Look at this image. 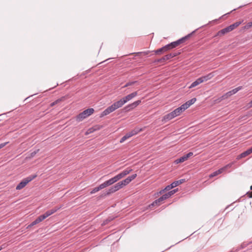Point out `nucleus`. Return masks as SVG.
<instances>
[{
	"label": "nucleus",
	"mask_w": 252,
	"mask_h": 252,
	"mask_svg": "<svg viewBox=\"0 0 252 252\" xmlns=\"http://www.w3.org/2000/svg\"><path fill=\"white\" fill-rule=\"evenodd\" d=\"M94 112L93 108H89L79 114L77 117V120L79 122L89 117Z\"/></svg>",
	"instance_id": "obj_2"
},
{
	"label": "nucleus",
	"mask_w": 252,
	"mask_h": 252,
	"mask_svg": "<svg viewBox=\"0 0 252 252\" xmlns=\"http://www.w3.org/2000/svg\"><path fill=\"white\" fill-rule=\"evenodd\" d=\"M110 113L109 112V111H108V110L107 109V108L104 110L100 114V117H103L105 116H106L108 114H109Z\"/></svg>",
	"instance_id": "obj_25"
},
{
	"label": "nucleus",
	"mask_w": 252,
	"mask_h": 252,
	"mask_svg": "<svg viewBox=\"0 0 252 252\" xmlns=\"http://www.w3.org/2000/svg\"><path fill=\"white\" fill-rule=\"evenodd\" d=\"M113 179L115 183L120 180L118 175H116L114 177L112 178Z\"/></svg>",
	"instance_id": "obj_44"
},
{
	"label": "nucleus",
	"mask_w": 252,
	"mask_h": 252,
	"mask_svg": "<svg viewBox=\"0 0 252 252\" xmlns=\"http://www.w3.org/2000/svg\"><path fill=\"white\" fill-rule=\"evenodd\" d=\"M125 102L124 101V99L123 98H121L119 100L114 102L113 104L114 105V106L115 107L116 109H117L121 107H122L125 104Z\"/></svg>",
	"instance_id": "obj_12"
},
{
	"label": "nucleus",
	"mask_w": 252,
	"mask_h": 252,
	"mask_svg": "<svg viewBox=\"0 0 252 252\" xmlns=\"http://www.w3.org/2000/svg\"><path fill=\"white\" fill-rule=\"evenodd\" d=\"M193 154L192 152H189V153H188L187 154H186V157H187L188 158H189L191 156H193Z\"/></svg>",
	"instance_id": "obj_46"
},
{
	"label": "nucleus",
	"mask_w": 252,
	"mask_h": 252,
	"mask_svg": "<svg viewBox=\"0 0 252 252\" xmlns=\"http://www.w3.org/2000/svg\"><path fill=\"white\" fill-rule=\"evenodd\" d=\"M252 27V22H249L246 25L242 28V30H247Z\"/></svg>",
	"instance_id": "obj_24"
},
{
	"label": "nucleus",
	"mask_w": 252,
	"mask_h": 252,
	"mask_svg": "<svg viewBox=\"0 0 252 252\" xmlns=\"http://www.w3.org/2000/svg\"><path fill=\"white\" fill-rule=\"evenodd\" d=\"M99 191V189L97 187L94 188L90 192L91 194H94Z\"/></svg>",
	"instance_id": "obj_38"
},
{
	"label": "nucleus",
	"mask_w": 252,
	"mask_h": 252,
	"mask_svg": "<svg viewBox=\"0 0 252 252\" xmlns=\"http://www.w3.org/2000/svg\"><path fill=\"white\" fill-rule=\"evenodd\" d=\"M233 164V162L230 163L226 165L224 167L219 169V170L213 172L212 174H211L209 175L210 178H213L215 176H216L222 173L223 172L225 171L228 168H230L232 166Z\"/></svg>",
	"instance_id": "obj_4"
},
{
	"label": "nucleus",
	"mask_w": 252,
	"mask_h": 252,
	"mask_svg": "<svg viewBox=\"0 0 252 252\" xmlns=\"http://www.w3.org/2000/svg\"><path fill=\"white\" fill-rule=\"evenodd\" d=\"M201 83H202V80H201L200 78H198L195 81H194L191 84V85L189 87V88H194Z\"/></svg>",
	"instance_id": "obj_17"
},
{
	"label": "nucleus",
	"mask_w": 252,
	"mask_h": 252,
	"mask_svg": "<svg viewBox=\"0 0 252 252\" xmlns=\"http://www.w3.org/2000/svg\"><path fill=\"white\" fill-rule=\"evenodd\" d=\"M177 191V189H174L171 191H170L169 192H168V193L169 194H170V197L173 194H174L175 192H176V191Z\"/></svg>",
	"instance_id": "obj_41"
},
{
	"label": "nucleus",
	"mask_w": 252,
	"mask_h": 252,
	"mask_svg": "<svg viewBox=\"0 0 252 252\" xmlns=\"http://www.w3.org/2000/svg\"><path fill=\"white\" fill-rule=\"evenodd\" d=\"M132 169H126L125 170H124L122 173L123 174V175H124V176H126V175H127V174H128L130 172H131L132 171Z\"/></svg>",
	"instance_id": "obj_30"
},
{
	"label": "nucleus",
	"mask_w": 252,
	"mask_h": 252,
	"mask_svg": "<svg viewBox=\"0 0 252 252\" xmlns=\"http://www.w3.org/2000/svg\"><path fill=\"white\" fill-rule=\"evenodd\" d=\"M177 191V189H174L171 191H170L169 192H168V193L169 194H170V197L173 194H174L175 192H176V191Z\"/></svg>",
	"instance_id": "obj_42"
},
{
	"label": "nucleus",
	"mask_w": 252,
	"mask_h": 252,
	"mask_svg": "<svg viewBox=\"0 0 252 252\" xmlns=\"http://www.w3.org/2000/svg\"><path fill=\"white\" fill-rule=\"evenodd\" d=\"M240 90V88H237L230 91V93L232 94V95L236 94L238 91Z\"/></svg>",
	"instance_id": "obj_36"
},
{
	"label": "nucleus",
	"mask_w": 252,
	"mask_h": 252,
	"mask_svg": "<svg viewBox=\"0 0 252 252\" xmlns=\"http://www.w3.org/2000/svg\"><path fill=\"white\" fill-rule=\"evenodd\" d=\"M251 153H252V147L251 148H249V149H248L247 151L243 152L242 153H241V154L238 155L237 156L236 159L237 160H239L242 158L246 157V156L249 155Z\"/></svg>",
	"instance_id": "obj_8"
},
{
	"label": "nucleus",
	"mask_w": 252,
	"mask_h": 252,
	"mask_svg": "<svg viewBox=\"0 0 252 252\" xmlns=\"http://www.w3.org/2000/svg\"><path fill=\"white\" fill-rule=\"evenodd\" d=\"M7 143H8V142H5V143L0 144V149H1L2 148L4 147Z\"/></svg>",
	"instance_id": "obj_47"
},
{
	"label": "nucleus",
	"mask_w": 252,
	"mask_h": 252,
	"mask_svg": "<svg viewBox=\"0 0 252 252\" xmlns=\"http://www.w3.org/2000/svg\"><path fill=\"white\" fill-rule=\"evenodd\" d=\"M122 188H123V187L119 182L109 189V190L107 191V194L114 193Z\"/></svg>",
	"instance_id": "obj_7"
},
{
	"label": "nucleus",
	"mask_w": 252,
	"mask_h": 252,
	"mask_svg": "<svg viewBox=\"0 0 252 252\" xmlns=\"http://www.w3.org/2000/svg\"><path fill=\"white\" fill-rule=\"evenodd\" d=\"M249 196L250 197H251L252 198V192H251L249 194Z\"/></svg>",
	"instance_id": "obj_54"
},
{
	"label": "nucleus",
	"mask_w": 252,
	"mask_h": 252,
	"mask_svg": "<svg viewBox=\"0 0 252 252\" xmlns=\"http://www.w3.org/2000/svg\"><path fill=\"white\" fill-rule=\"evenodd\" d=\"M56 104H57V102L54 101V102H53L51 103L50 106H54Z\"/></svg>",
	"instance_id": "obj_53"
},
{
	"label": "nucleus",
	"mask_w": 252,
	"mask_h": 252,
	"mask_svg": "<svg viewBox=\"0 0 252 252\" xmlns=\"http://www.w3.org/2000/svg\"><path fill=\"white\" fill-rule=\"evenodd\" d=\"M136 81H132V82H127L124 87L123 88L127 87L128 86H131L133 85L134 83H135Z\"/></svg>",
	"instance_id": "obj_37"
},
{
	"label": "nucleus",
	"mask_w": 252,
	"mask_h": 252,
	"mask_svg": "<svg viewBox=\"0 0 252 252\" xmlns=\"http://www.w3.org/2000/svg\"><path fill=\"white\" fill-rule=\"evenodd\" d=\"M61 207H62L61 206H60V207H56L54 208H53V209H51L50 210L47 211V212H46L44 214V215H45V216H46V218H47V217H48L49 216H50V215H51L55 213L58 210L60 209L61 208Z\"/></svg>",
	"instance_id": "obj_11"
},
{
	"label": "nucleus",
	"mask_w": 252,
	"mask_h": 252,
	"mask_svg": "<svg viewBox=\"0 0 252 252\" xmlns=\"http://www.w3.org/2000/svg\"><path fill=\"white\" fill-rule=\"evenodd\" d=\"M149 53V51H146V52H138L137 54H143L144 55H146Z\"/></svg>",
	"instance_id": "obj_49"
},
{
	"label": "nucleus",
	"mask_w": 252,
	"mask_h": 252,
	"mask_svg": "<svg viewBox=\"0 0 252 252\" xmlns=\"http://www.w3.org/2000/svg\"><path fill=\"white\" fill-rule=\"evenodd\" d=\"M130 138L129 135L127 134V133L120 140V143L124 142L125 140H126L127 139Z\"/></svg>",
	"instance_id": "obj_28"
},
{
	"label": "nucleus",
	"mask_w": 252,
	"mask_h": 252,
	"mask_svg": "<svg viewBox=\"0 0 252 252\" xmlns=\"http://www.w3.org/2000/svg\"><path fill=\"white\" fill-rule=\"evenodd\" d=\"M36 174L31 175L25 179H24L16 187V189L17 190H20L24 188L27 184L33 180L36 177Z\"/></svg>",
	"instance_id": "obj_1"
},
{
	"label": "nucleus",
	"mask_w": 252,
	"mask_h": 252,
	"mask_svg": "<svg viewBox=\"0 0 252 252\" xmlns=\"http://www.w3.org/2000/svg\"><path fill=\"white\" fill-rule=\"evenodd\" d=\"M121 185H122V187L123 188L124 186L127 185L130 182L126 178V179L120 182Z\"/></svg>",
	"instance_id": "obj_23"
},
{
	"label": "nucleus",
	"mask_w": 252,
	"mask_h": 252,
	"mask_svg": "<svg viewBox=\"0 0 252 252\" xmlns=\"http://www.w3.org/2000/svg\"><path fill=\"white\" fill-rule=\"evenodd\" d=\"M172 112L174 114V115L175 116V117L180 115L178 111H177V110L176 109H175L174 111H173Z\"/></svg>",
	"instance_id": "obj_43"
},
{
	"label": "nucleus",
	"mask_w": 252,
	"mask_h": 252,
	"mask_svg": "<svg viewBox=\"0 0 252 252\" xmlns=\"http://www.w3.org/2000/svg\"><path fill=\"white\" fill-rule=\"evenodd\" d=\"M141 131H142V129L139 128V127H136L133 130H132L134 135H136Z\"/></svg>",
	"instance_id": "obj_33"
},
{
	"label": "nucleus",
	"mask_w": 252,
	"mask_h": 252,
	"mask_svg": "<svg viewBox=\"0 0 252 252\" xmlns=\"http://www.w3.org/2000/svg\"><path fill=\"white\" fill-rule=\"evenodd\" d=\"M168 50V49L167 46H166V45L165 46L162 47V48H160L155 51V52L157 54H160L165 52Z\"/></svg>",
	"instance_id": "obj_16"
},
{
	"label": "nucleus",
	"mask_w": 252,
	"mask_h": 252,
	"mask_svg": "<svg viewBox=\"0 0 252 252\" xmlns=\"http://www.w3.org/2000/svg\"><path fill=\"white\" fill-rule=\"evenodd\" d=\"M175 116L174 115V114L172 112H171V113H169L168 114H167V115H165L164 116V120H171L172 119L175 118Z\"/></svg>",
	"instance_id": "obj_19"
},
{
	"label": "nucleus",
	"mask_w": 252,
	"mask_h": 252,
	"mask_svg": "<svg viewBox=\"0 0 252 252\" xmlns=\"http://www.w3.org/2000/svg\"><path fill=\"white\" fill-rule=\"evenodd\" d=\"M251 189H252V186L251 187Z\"/></svg>",
	"instance_id": "obj_57"
},
{
	"label": "nucleus",
	"mask_w": 252,
	"mask_h": 252,
	"mask_svg": "<svg viewBox=\"0 0 252 252\" xmlns=\"http://www.w3.org/2000/svg\"><path fill=\"white\" fill-rule=\"evenodd\" d=\"M213 73H210L208 74L199 77L201 80H202V83L207 81L210 79H211L214 76Z\"/></svg>",
	"instance_id": "obj_14"
},
{
	"label": "nucleus",
	"mask_w": 252,
	"mask_h": 252,
	"mask_svg": "<svg viewBox=\"0 0 252 252\" xmlns=\"http://www.w3.org/2000/svg\"><path fill=\"white\" fill-rule=\"evenodd\" d=\"M137 94V92H134L123 97V98L124 99L125 103H126L127 101L131 100L133 98L135 97Z\"/></svg>",
	"instance_id": "obj_9"
},
{
	"label": "nucleus",
	"mask_w": 252,
	"mask_h": 252,
	"mask_svg": "<svg viewBox=\"0 0 252 252\" xmlns=\"http://www.w3.org/2000/svg\"><path fill=\"white\" fill-rule=\"evenodd\" d=\"M249 104L250 107L252 106V100L250 102Z\"/></svg>",
	"instance_id": "obj_55"
},
{
	"label": "nucleus",
	"mask_w": 252,
	"mask_h": 252,
	"mask_svg": "<svg viewBox=\"0 0 252 252\" xmlns=\"http://www.w3.org/2000/svg\"><path fill=\"white\" fill-rule=\"evenodd\" d=\"M46 218V216H45V215L44 214H43L42 215L39 216L37 218V219L38 221L40 222L42 221V220H43Z\"/></svg>",
	"instance_id": "obj_34"
},
{
	"label": "nucleus",
	"mask_w": 252,
	"mask_h": 252,
	"mask_svg": "<svg viewBox=\"0 0 252 252\" xmlns=\"http://www.w3.org/2000/svg\"><path fill=\"white\" fill-rule=\"evenodd\" d=\"M176 55H177V54L176 53H170L169 54H167L161 58L158 59L155 61V63H163L165 62V61L168 60L174 57H175Z\"/></svg>",
	"instance_id": "obj_5"
},
{
	"label": "nucleus",
	"mask_w": 252,
	"mask_h": 252,
	"mask_svg": "<svg viewBox=\"0 0 252 252\" xmlns=\"http://www.w3.org/2000/svg\"><path fill=\"white\" fill-rule=\"evenodd\" d=\"M127 134H128L129 135V137H131L133 135H134V134H133V132L132 131H131L130 132H128L127 133Z\"/></svg>",
	"instance_id": "obj_51"
},
{
	"label": "nucleus",
	"mask_w": 252,
	"mask_h": 252,
	"mask_svg": "<svg viewBox=\"0 0 252 252\" xmlns=\"http://www.w3.org/2000/svg\"><path fill=\"white\" fill-rule=\"evenodd\" d=\"M185 179H180L179 180H178V181H176L175 182H173V183L175 185V187H177L178 186V185L184 183L185 182Z\"/></svg>",
	"instance_id": "obj_21"
},
{
	"label": "nucleus",
	"mask_w": 252,
	"mask_h": 252,
	"mask_svg": "<svg viewBox=\"0 0 252 252\" xmlns=\"http://www.w3.org/2000/svg\"><path fill=\"white\" fill-rule=\"evenodd\" d=\"M118 175L120 179H121L122 178H123V177H125L124 175H123L122 172L121 173L118 174Z\"/></svg>",
	"instance_id": "obj_48"
},
{
	"label": "nucleus",
	"mask_w": 252,
	"mask_h": 252,
	"mask_svg": "<svg viewBox=\"0 0 252 252\" xmlns=\"http://www.w3.org/2000/svg\"><path fill=\"white\" fill-rule=\"evenodd\" d=\"M177 191V189H174L171 191H170L169 192H168V193L169 194H170V197L173 194H174L175 192H176V191Z\"/></svg>",
	"instance_id": "obj_40"
},
{
	"label": "nucleus",
	"mask_w": 252,
	"mask_h": 252,
	"mask_svg": "<svg viewBox=\"0 0 252 252\" xmlns=\"http://www.w3.org/2000/svg\"><path fill=\"white\" fill-rule=\"evenodd\" d=\"M242 23L241 21L237 22L233 24H231V25L229 26V28H230V29L232 31H233L234 29L238 27L240 25H241Z\"/></svg>",
	"instance_id": "obj_20"
},
{
	"label": "nucleus",
	"mask_w": 252,
	"mask_h": 252,
	"mask_svg": "<svg viewBox=\"0 0 252 252\" xmlns=\"http://www.w3.org/2000/svg\"><path fill=\"white\" fill-rule=\"evenodd\" d=\"M176 109L178 111L179 114H180L181 113L184 112L186 109V108H185L184 105L182 104L180 107L176 108Z\"/></svg>",
	"instance_id": "obj_22"
},
{
	"label": "nucleus",
	"mask_w": 252,
	"mask_h": 252,
	"mask_svg": "<svg viewBox=\"0 0 252 252\" xmlns=\"http://www.w3.org/2000/svg\"><path fill=\"white\" fill-rule=\"evenodd\" d=\"M190 34H188V35L185 36V37H183L176 41L172 42L171 43L166 45L168 50L176 47L181 43L185 42V40H187Z\"/></svg>",
	"instance_id": "obj_3"
},
{
	"label": "nucleus",
	"mask_w": 252,
	"mask_h": 252,
	"mask_svg": "<svg viewBox=\"0 0 252 252\" xmlns=\"http://www.w3.org/2000/svg\"><path fill=\"white\" fill-rule=\"evenodd\" d=\"M39 151V150L38 149L37 151H35L33 152H32L31 154V157H33L36 154V153Z\"/></svg>",
	"instance_id": "obj_45"
},
{
	"label": "nucleus",
	"mask_w": 252,
	"mask_h": 252,
	"mask_svg": "<svg viewBox=\"0 0 252 252\" xmlns=\"http://www.w3.org/2000/svg\"><path fill=\"white\" fill-rule=\"evenodd\" d=\"M188 158L187 157H186V155H184L183 156L180 157V158L177 159L175 161V162L177 164L178 163H182V162H184L185 161L188 160Z\"/></svg>",
	"instance_id": "obj_18"
},
{
	"label": "nucleus",
	"mask_w": 252,
	"mask_h": 252,
	"mask_svg": "<svg viewBox=\"0 0 252 252\" xmlns=\"http://www.w3.org/2000/svg\"><path fill=\"white\" fill-rule=\"evenodd\" d=\"M196 99L195 98H193L188 100V101H187L185 103L183 104V105L185 107V108H186V109H187L190 105L193 104L196 101Z\"/></svg>",
	"instance_id": "obj_15"
},
{
	"label": "nucleus",
	"mask_w": 252,
	"mask_h": 252,
	"mask_svg": "<svg viewBox=\"0 0 252 252\" xmlns=\"http://www.w3.org/2000/svg\"><path fill=\"white\" fill-rule=\"evenodd\" d=\"M107 109L109 111V112L111 113L114 111H115L116 109H115V107L114 106V105L112 104L111 106H109L107 108Z\"/></svg>",
	"instance_id": "obj_27"
},
{
	"label": "nucleus",
	"mask_w": 252,
	"mask_h": 252,
	"mask_svg": "<svg viewBox=\"0 0 252 252\" xmlns=\"http://www.w3.org/2000/svg\"><path fill=\"white\" fill-rule=\"evenodd\" d=\"M2 249V247H0V251Z\"/></svg>",
	"instance_id": "obj_56"
},
{
	"label": "nucleus",
	"mask_w": 252,
	"mask_h": 252,
	"mask_svg": "<svg viewBox=\"0 0 252 252\" xmlns=\"http://www.w3.org/2000/svg\"><path fill=\"white\" fill-rule=\"evenodd\" d=\"M105 183L107 186H109L115 183V182L114 181L113 179L112 178L109 180L105 181Z\"/></svg>",
	"instance_id": "obj_26"
},
{
	"label": "nucleus",
	"mask_w": 252,
	"mask_h": 252,
	"mask_svg": "<svg viewBox=\"0 0 252 252\" xmlns=\"http://www.w3.org/2000/svg\"><path fill=\"white\" fill-rule=\"evenodd\" d=\"M108 187L107 185L106 184L105 182H104L103 183L100 184L98 187V188L99 189V190H100L101 189H103L106 187Z\"/></svg>",
	"instance_id": "obj_35"
},
{
	"label": "nucleus",
	"mask_w": 252,
	"mask_h": 252,
	"mask_svg": "<svg viewBox=\"0 0 252 252\" xmlns=\"http://www.w3.org/2000/svg\"><path fill=\"white\" fill-rule=\"evenodd\" d=\"M141 100H138L136 101H134V102L132 103L131 104H130L128 105H127L125 109L127 110H130L131 109H132L136 107L137 106H138L139 104L141 103Z\"/></svg>",
	"instance_id": "obj_10"
},
{
	"label": "nucleus",
	"mask_w": 252,
	"mask_h": 252,
	"mask_svg": "<svg viewBox=\"0 0 252 252\" xmlns=\"http://www.w3.org/2000/svg\"><path fill=\"white\" fill-rule=\"evenodd\" d=\"M231 95H232V94L230 93L229 91L221 96V99H225L228 97L229 96H230Z\"/></svg>",
	"instance_id": "obj_32"
},
{
	"label": "nucleus",
	"mask_w": 252,
	"mask_h": 252,
	"mask_svg": "<svg viewBox=\"0 0 252 252\" xmlns=\"http://www.w3.org/2000/svg\"><path fill=\"white\" fill-rule=\"evenodd\" d=\"M231 31V30L230 29V28H229V27L228 26L227 27L224 28V29L220 30V31H219L217 33V35L219 36L223 35L225 34V33L229 32Z\"/></svg>",
	"instance_id": "obj_13"
},
{
	"label": "nucleus",
	"mask_w": 252,
	"mask_h": 252,
	"mask_svg": "<svg viewBox=\"0 0 252 252\" xmlns=\"http://www.w3.org/2000/svg\"><path fill=\"white\" fill-rule=\"evenodd\" d=\"M169 187H170V189H173V188H175V185L174 184L173 182V183H171L170 185H169Z\"/></svg>",
	"instance_id": "obj_50"
},
{
	"label": "nucleus",
	"mask_w": 252,
	"mask_h": 252,
	"mask_svg": "<svg viewBox=\"0 0 252 252\" xmlns=\"http://www.w3.org/2000/svg\"><path fill=\"white\" fill-rule=\"evenodd\" d=\"M39 223V222L38 221L37 219H36L35 220H34L33 221H32L30 225H29L27 226V228H30L32 226Z\"/></svg>",
	"instance_id": "obj_29"
},
{
	"label": "nucleus",
	"mask_w": 252,
	"mask_h": 252,
	"mask_svg": "<svg viewBox=\"0 0 252 252\" xmlns=\"http://www.w3.org/2000/svg\"><path fill=\"white\" fill-rule=\"evenodd\" d=\"M170 189H171L169 185H168L167 186H166L165 187V188L163 189V190H161L160 191V193H163L165 190H169Z\"/></svg>",
	"instance_id": "obj_39"
},
{
	"label": "nucleus",
	"mask_w": 252,
	"mask_h": 252,
	"mask_svg": "<svg viewBox=\"0 0 252 252\" xmlns=\"http://www.w3.org/2000/svg\"><path fill=\"white\" fill-rule=\"evenodd\" d=\"M137 177V174H134L130 176H129L127 178V179L130 182L131 181H132L133 179H134Z\"/></svg>",
	"instance_id": "obj_31"
},
{
	"label": "nucleus",
	"mask_w": 252,
	"mask_h": 252,
	"mask_svg": "<svg viewBox=\"0 0 252 252\" xmlns=\"http://www.w3.org/2000/svg\"><path fill=\"white\" fill-rule=\"evenodd\" d=\"M170 197V194H169L168 192L163 194L162 196H161L160 197H159L158 199L156 200L152 204V206H154L155 205H159L161 202H162L164 200Z\"/></svg>",
	"instance_id": "obj_6"
},
{
	"label": "nucleus",
	"mask_w": 252,
	"mask_h": 252,
	"mask_svg": "<svg viewBox=\"0 0 252 252\" xmlns=\"http://www.w3.org/2000/svg\"><path fill=\"white\" fill-rule=\"evenodd\" d=\"M63 100V98H59L57 100H56V101H55V102H57V104L59 102L62 101Z\"/></svg>",
	"instance_id": "obj_52"
}]
</instances>
